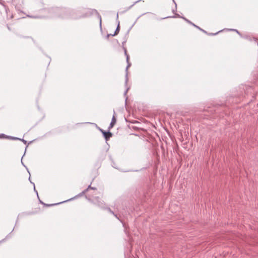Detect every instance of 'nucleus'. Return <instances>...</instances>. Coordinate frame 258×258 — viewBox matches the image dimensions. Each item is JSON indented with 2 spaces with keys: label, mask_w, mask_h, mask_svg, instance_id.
I'll use <instances>...</instances> for the list:
<instances>
[{
  "label": "nucleus",
  "mask_w": 258,
  "mask_h": 258,
  "mask_svg": "<svg viewBox=\"0 0 258 258\" xmlns=\"http://www.w3.org/2000/svg\"><path fill=\"white\" fill-rule=\"evenodd\" d=\"M55 12L57 14L58 16L64 18L69 13V10L66 8H57L55 10Z\"/></svg>",
  "instance_id": "1"
},
{
  "label": "nucleus",
  "mask_w": 258,
  "mask_h": 258,
  "mask_svg": "<svg viewBox=\"0 0 258 258\" xmlns=\"http://www.w3.org/2000/svg\"><path fill=\"white\" fill-rule=\"evenodd\" d=\"M116 122V119L115 117V116L113 115L112 118V119H111V122L109 124V129H110L111 128L113 127V126H114V125L115 124Z\"/></svg>",
  "instance_id": "6"
},
{
  "label": "nucleus",
  "mask_w": 258,
  "mask_h": 258,
  "mask_svg": "<svg viewBox=\"0 0 258 258\" xmlns=\"http://www.w3.org/2000/svg\"><path fill=\"white\" fill-rule=\"evenodd\" d=\"M0 137H1V138H7V139H11L12 140H21V139L20 138H17V137H11V136H7L6 135H5V134H1L0 135Z\"/></svg>",
  "instance_id": "4"
},
{
  "label": "nucleus",
  "mask_w": 258,
  "mask_h": 258,
  "mask_svg": "<svg viewBox=\"0 0 258 258\" xmlns=\"http://www.w3.org/2000/svg\"><path fill=\"white\" fill-rule=\"evenodd\" d=\"M119 32V23L118 22V24L117 26V27H116V29L114 33V34H113V35H112V36H114L116 35H117Z\"/></svg>",
  "instance_id": "10"
},
{
  "label": "nucleus",
  "mask_w": 258,
  "mask_h": 258,
  "mask_svg": "<svg viewBox=\"0 0 258 258\" xmlns=\"http://www.w3.org/2000/svg\"><path fill=\"white\" fill-rule=\"evenodd\" d=\"M97 205L99 207H100L101 208H103V206L104 205V202L103 201L102 202L99 201L98 202Z\"/></svg>",
  "instance_id": "13"
},
{
  "label": "nucleus",
  "mask_w": 258,
  "mask_h": 258,
  "mask_svg": "<svg viewBox=\"0 0 258 258\" xmlns=\"http://www.w3.org/2000/svg\"><path fill=\"white\" fill-rule=\"evenodd\" d=\"M103 135L106 141H108L112 136V134L109 131L103 132Z\"/></svg>",
  "instance_id": "2"
},
{
  "label": "nucleus",
  "mask_w": 258,
  "mask_h": 258,
  "mask_svg": "<svg viewBox=\"0 0 258 258\" xmlns=\"http://www.w3.org/2000/svg\"><path fill=\"white\" fill-rule=\"evenodd\" d=\"M127 90H128V89H127V90H126V91L125 92V94L126 93V92H127Z\"/></svg>",
  "instance_id": "23"
},
{
  "label": "nucleus",
  "mask_w": 258,
  "mask_h": 258,
  "mask_svg": "<svg viewBox=\"0 0 258 258\" xmlns=\"http://www.w3.org/2000/svg\"><path fill=\"white\" fill-rule=\"evenodd\" d=\"M257 46H258V43H257Z\"/></svg>",
  "instance_id": "24"
},
{
  "label": "nucleus",
  "mask_w": 258,
  "mask_h": 258,
  "mask_svg": "<svg viewBox=\"0 0 258 258\" xmlns=\"http://www.w3.org/2000/svg\"><path fill=\"white\" fill-rule=\"evenodd\" d=\"M243 89L245 91V93L246 94H248L249 93H252V91H253V89L251 87L249 86H245L243 87Z\"/></svg>",
  "instance_id": "3"
},
{
  "label": "nucleus",
  "mask_w": 258,
  "mask_h": 258,
  "mask_svg": "<svg viewBox=\"0 0 258 258\" xmlns=\"http://www.w3.org/2000/svg\"><path fill=\"white\" fill-rule=\"evenodd\" d=\"M21 141H22L25 144H27V141L26 140H24V139H21Z\"/></svg>",
  "instance_id": "16"
},
{
  "label": "nucleus",
  "mask_w": 258,
  "mask_h": 258,
  "mask_svg": "<svg viewBox=\"0 0 258 258\" xmlns=\"http://www.w3.org/2000/svg\"><path fill=\"white\" fill-rule=\"evenodd\" d=\"M241 37H242V38H244L245 39H247V40H249L250 41H251L253 40V41H255V43H257V40H256V38H254V37H251L250 36H248V35H245L244 36H242Z\"/></svg>",
  "instance_id": "5"
},
{
  "label": "nucleus",
  "mask_w": 258,
  "mask_h": 258,
  "mask_svg": "<svg viewBox=\"0 0 258 258\" xmlns=\"http://www.w3.org/2000/svg\"><path fill=\"white\" fill-rule=\"evenodd\" d=\"M222 31H223V30H220V31H218L217 32L215 33H208V32H207V33H206V34H207V35H209V36H215V35H217V34H218L219 33H220V32H222Z\"/></svg>",
  "instance_id": "11"
},
{
  "label": "nucleus",
  "mask_w": 258,
  "mask_h": 258,
  "mask_svg": "<svg viewBox=\"0 0 258 258\" xmlns=\"http://www.w3.org/2000/svg\"><path fill=\"white\" fill-rule=\"evenodd\" d=\"M182 18L183 19H184L186 22H187V23H188L189 24H190V25H194V23L192 22H191L190 21L187 20V19H186L185 17H182Z\"/></svg>",
  "instance_id": "14"
},
{
  "label": "nucleus",
  "mask_w": 258,
  "mask_h": 258,
  "mask_svg": "<svg viewBox=\"0 0 258 258\" xmlns=\"http://www.w3.org/2000/svg\"><path fill=\"white\" fill-rule=\"evenodd\" d=\"M85 194H83V191L78 195V197L82 196Z\"/></svg>",
  "instance_id": "17"
},
{
  "label": "nucleus",
  "mask_w": 258,
  "mask_h": 258,
  "mask_svg": "<svg viewBox=\"0 0 258 258\" xmlns=\"http://www.w3.org/2000/svg\"><path fill=\"white\" fill-rule=\"evenodd\" d=\"M58 204H52V205H46L47 206H53V205H57Z\"/></svg>",
  "instance_id": "19"
},
{
  "label": "nucleus",
  "mask_w": 258,
  "mask_h": 258,
  "mask_svg": "<svg viewBox=\"0 0 258 258\" xmlns=\"http://www.w3.org/2000/svg\"><path fill=\"white\" fill-rule=\"evenodd\" d=\"M195 28H198V29L200 30L201 31H202V32H203L204 33H205L206 34L207 33V31H206L205 30L201 29L200 27H199L198 26H197V25H196L195 24Z\"/></svg>",
  "instance_id": "12"
},
{
  "label": "nucleus",
  "mask_w": 258,
  "mask_h": 258,
  "mask_svg": "<svg viewBox=\"0 0 258 258\" xmlns=\"http://www.w3.org/2000/svg\"><path fill=\"white\" fill-rule=\"evenodd\" d=\"M226 30L229 31H234L235 33H237L240 37H242V34L237 29H226Z\"/></svg>",
  "instance_id": "9"
},
{
  "label": "nucleus",
  "mask_w": 258,
  "mask_h": 258,
  "mask_svg": "<svg viewBox=\"0 0 258 258\" xmlns=\"http://www.w3.org/2000/svg\"><path fill=\"white\" fill-rule=\"evenodd\" d=\"M124 54L126 56V61L127 62V66L126 68V70L127 71L128 68L131 66V63H129V61H128V60H129V56L127 54V51H126V49H124Z\"/></svg>",
  "instance_id": "7"
},
{
  "label": "nucleus",
  "mask_w": 258,
  "mask_h": 258,
  "mask_svg": "<svg viewBox=\"0 0 258 258\" xmlns=\"http://www.w3.org/2000/svg\"><path fill=\"white\" fill-rule=\"evenodd\" d=\"M127 79H128V78H127V74H126V80H125V83H127Z\"/></svg>",
  "instance_id": "18"
},
{
  "label": "nucleus",
  "mask_w": 258,
  "mask_h": 258,
  "mask_svg": "<svg viewBox=\"0 0 258 258\" xmlns=\"http://www.w3.org/2000/svg\"><path fill=\"white\" fill-rule=\"evenodd\" d=\"M100 17V25H101V18L100 16H99Z\"/></svg>",
  "instance_id": "22"
},
{
  "label": "nucleus",
  "mask_w": 258,
  "mask_h": 258,
  "mask_svg": "<svg viewBox=\"0 0 258 258\" xmlns=\"http://www.w3.org/2000/svg\"><path fill=\"white\" fill-rule=\"evenodd\" d=\"M112 34H107V37H109V36H112Z\"/></svg>",
  "instance_id": "21"
},
{
  "label": "nucleus",
  "mask_w": 258,
  "mask_h": 258,
  "mask_svg": "<svg viewBox=\"0 0 258 258\" xmlns=\"http://www.w3.org/2000/svg\"><path fill=\"white\" fill-rule=\"evenodd\" d=\"M89 189H93V190H96V187H92V186H91V185H89L86 189H85V190H84L83 191V194H85V193H86V192L88 191V190H89Z\"/></svg>",
  "instance_id": "8"
},
{
  "label": "nucleus",
  "mask_w": 258,
  "mask_h": 258,
  "mask_svg": "<svg viewBox=\"0 0 258 258\" xmlns=\"http://www.w3.org/2000/svg\"><path fill=\"white\" fill-rule=\"evenodd\" d=\"M100 131L102 134H103V132H105V131H104L103 130L101 129V128H100Z\"/></svg>",
  "instance_id": "20"
},
{
  "label": "nucleus",
  "mask_w": 258,
  "mask_h": 258,
  "mask_svg": "<svg viewBox=\"0 0 258 258\" xmlns=\"http://www.w3.org/2000/svg\"><path fill=\"white\" fill-rule=\"evenodd\" d=\"M107 209L110 213L112 214L113 215H114V216L116 217V215H115L114 212L111 211L110 208H107Z\"/></svg>",
  "instance_id": "15"
}]
</instances>
